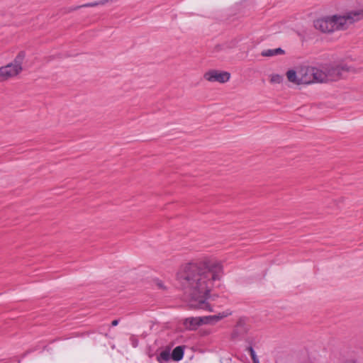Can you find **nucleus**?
<instances>
[{
    "mask_svg": "<svg viewBox=\"0 0 363 363\" xmlns=\"http://www.w3.org/2000/svg\"><path fill=\"white\" fill-rule=\"evenodd\" d=\"M223 274V262L211 256L186 264L177 273V279L189 296L191 308L212 311L208 295Z\"/></svg>",
    "mask_w": 363,
    "mask_h": 363,
    "instance_id": "obj_1",
    "label": "nucleus"
},
{
    "mask_svg": "<svg viewBox=\"0 0 363 363\" xmlns=\"http://www.w3.org/2000/svg\"><path fill=\"white\" fill-rule=\"evenodd\" d=\"M363 18V9L349 12L342 16L334 15L316 20L314 26L323 33L345 30L354 22Z\"/></svg>",
    "mask_w": 363,
    "mask_h": 363,
    "instance_id": "obj_2",
    "label": "nucleus"
},
{
    "mask_svg": "<svg viewBox=\"0 0 363 363\" xmlns=\"http://www.w3.org/2000/svg\"><path fill=\"white\" fill-rule=\"evenodd\" d=\"M170 350V347H167L161 351V352L157 357V360L159 363H167L172 358Z\"/></svg>",
    "mask_w": 363,
    "mask_h": 363,
    "instance_id": "obj_12",
    "label": "nucleus"
},
{
    "mask_svg": "<svg viewBox=\"0 0 363 363\" xmlns=\"http://www.w3.org/2000/svg\"><path fill=\"white\" fill-rule=\"evenodd\" d=\"M301 81L303 84L314 83L313 67H302L299 69Z\"/></svg>",
    "mask_w": 363,
    "mask_h": 363,
    "instance_id": "obj_7",
    "label": "nucleus"
},
{
    "mask_svg": "<svg viewBox=\"0 0 363 363\" xmlns=\"http://www.w3.org/2000/svg\"><path fill=\"white\" fill-rule=\"evenodd\" d=\"M184 327L189 330H195L203 325L201 317H189L184 320Z\"/></svg>",
    "mask_w": 363,
    "mask_h": 363,
    "instance_id": "obj_8",
    "label": "nucleus"
},
{
    "mask_svg": "<svg viewBox=\"0 0 363 363\" xmlns=\"http://www.w3.org/2000/svg\"><path fill=\"white\" fill-rule=\"evenodd\" d=\"M26 53L21 51L15 57L14 60L0 67V81L8 80L19 74L23 70L22 64L25 60Z\"/></svg>",
    "mask_w": 363,
    "mask_h": 363,
    "instance_id": "obj_3",
    "label": "nucleus"
},
{
    "mask_svg": "<svg viewBox=\"0 0 363 363\" xmlns=\"http://www.w3.org/2000/svg\"><path fill=\"white\" fill-rule=\"evenodd\" d=\"M286 77L290 82H292L295 84L298 85L303 84L301 81L299 69L297 72L293 69L289 70L286 72Z\"/></svg>",
    "mask_w": 363,
    "mask_h": 363,
    "instance_id": "obj_11",
    "label": "nucleus"
},
{
    "mask_svg": "<svg viewBox=\"0 0 363 363\" xmlns=\"http://www.w3.org/2000/svg\"><path fill=\"white\" fill-rule=\"evenodd\" d=\"M104 4V1H95V2L84 4L82 6H79V8H80V7H94V6H96L99 4Z\"/></svg>",
    "mask_w": 363,
    "mask_h": 363,
    "instance_id": "obj_17",
    "label": "nucleus"
},
{
    "mask_svg": "<svg viewBox=\"0 0 363 363\" xmlns=\"http://www.w3.org/2000/svg\"><path fill=\"white\" fill-rule=\"evenodd\" d=\"M284 54V50L280 48L275 49H267L264 50L261 55L263 57H273L276 55H281Z\"/></svg>",
    "mask_w": 363,
    "mask_h": 363,
    "instance_id": "obj_13",
    "label": "nucleus"
},
{
    "mask_svg": "<svg viewBox=\"0 0 363 363\" xmlns=\"http://www.w3.org/2000/svg\"><path fill=\"white\" fill-rule=\"evenodd\" d=\"M158 286H159V287H160V288H162V287H163L162 284V283H160H160H158Z\"/></svg>",
    "mask_w": 363,
    "mask_h": 363,
    "instance_id": "obj_19",
    "label": "nucleus"
},
{
    "mask_svg": "<svg viewBox=\"0 0 363 363\" xmlns=\"http://www.w3.org/2000/svg\"><path fill=\"white\" fill-rule=\"evenodd\" d=\"M284 77L279 74H272L269 75V82L273 84H279L283 82Z\"/></svg>",
    "mask_w": 363,
    "mask_h": 363,
    "instance_id": "obj_15",
    "label": "nucleus"
},
{
    "mask_svg": "<svg viewBox=\"0 0 363 363\" xmlns=\"http://www.w3.org/2000/svg\"><path fill=\"white\" fill-rule=\"evenodd\" d=\"M230 314V311H226L219 313L217 315L203 316L201 317L203 325H214Z\"/></svg>",
    "mask_w": 363,
    "mask_h": 363,
    "instance_id": "obj_6",
    "label": "nucleus"
},
{
    "mask_svg": "<svg viewBox=\"0 0 363 363\" xmlns=\"http://www.w3.org/2000/svg\"><path fill=\"white\" fill-rule=\"evenodd\" d=\"M328 81L337 79L343 72H347L349 68L342 64L325 65Z\"/></svg>",
    "mask_w": 363,
    "mask_h": 363,
    "instance_id": "obj_4",
    "label": "nucleus"
},
{
    "mask_svg": "<svg viewBox=\"0 0 363 363\" xmlns=\"http://www.w3.org/2000/svg\"><path fill=\"white\" fill-rule=\"evenodd\" d=\"M118 324V320H114L111 322L112 326H116Z\"/></svg>",
    "mask_w": 363,
    "mask_h": 363,
    "instance_id": "obj_18",
    "label": "nucleus"
},
{
    "mask_svg": "<svg viewBox=\"0 0 363 363\" xmlns=\"http://www.w3.org/2000/svg\"><path fill=\"white\" fill-rule=\"evenodd\" d=\"M183 356L184 349L182 346H178L175 347L171 354L172 359L175 361L181 360L183 358Z\"/></svg>",
    "mask_w": 363,
    "mask_h": 363,
    "instance_id": "obj_14",
    "label": "nucleus"
},
{
    "mask_svg": "<svg viewBox=\"0 0 363 363\" xmlns=\"http://www.w3.org/2000/svg\"><path fill=\"white\" fill-rule=\"evenodd\" d=\"M203 77L206 80L211 82H218L220 83H225L230 79V74L228 72H220L212 69L206 72Z\"/></svg>",
    "mask_w": 363,
    "mask_h": 363,
    "instance_id": "obj_5",
    "label": "nucleus"
},
{
    "mask_svg": "<svg viewBox=\"0 0 363 363\" xmlns=\"http://www.w3.org/2000/svg\"><path fill=\"white\" fill-rule=\"evenodd\" d=\"M251 358L252 359L253 363H259L258 357H257L255 350L252 347H250L248 349Z\"/></svg>",
    "mask_w": 363,
    "mask_h": 363,
    "instance_id": "obj_16",
    "label": "nucleus"
},
{
    "mask_svg": "<svg viewBox=\"0 0 363 363\" xmlns=\"http://www.w3.org/2000/svg\"><path fill=\"white\" fill-rule=\"evenodd\" d=\"M314 82L323 83L328 82L325 66L318 68L313 67Z\"/></svg>",
    "mask_w": 363,
    "mask_h": 363,
    "instance_id": "obj_9",
    "label": "nucleus"
},
{
    "mask_svg": "<svg viewBox=\"0 0 363 363\" xmlns=\"http://www.w3.org/2000/svg\"><path fill=\"white\" fill-rule=\"evenodd\" d=\"M243 326H244L243 320H240L231 334L232 339H233V340L238 339L240 336H241L245 333H246L247 329L245 328H244Z\"/></svg>",
    "mask_w": 363,
    "mask_h": 363,
    "instance_id": "obj_10",
    "label": "nucleus"
}]
</instances>
